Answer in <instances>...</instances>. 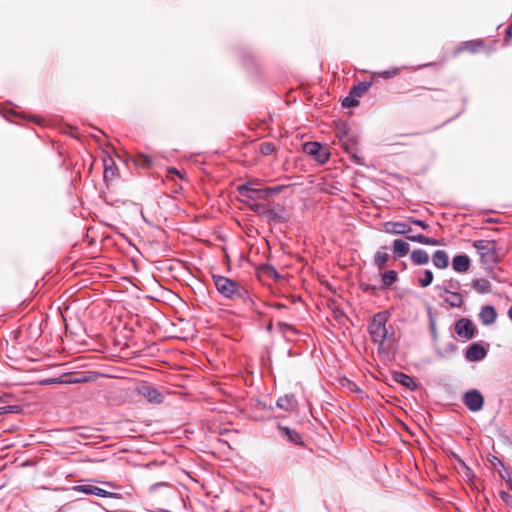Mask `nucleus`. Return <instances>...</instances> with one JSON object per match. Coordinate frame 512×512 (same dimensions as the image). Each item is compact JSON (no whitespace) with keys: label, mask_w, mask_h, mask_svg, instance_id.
<instances>
[{"label":"nucleus","mask_w":512,"mask_h":512,"mask_svg":"<svg viewBox=\"0 0 512 512\" xmlns=\"http://www.w3.org/2000/svg\"><path fill=\"white\" fill-rule=\"evenodd\" d=\"M240 201L249 204L258 202V200H266L264 189L255 188L253 182H246L237 187Z\"/></svg>","instance_id":"3"},{"label":"nucleus","mask_w":512,"mask_h":512,"mask_svg":"<svg viewBox=\"0 0 512 512\" xmlns=\"http://www.w3.org/2000/svg\"><path fill=\"white\" fill-rule=\"evenodd\" d=\"M103 484L108 486V487L118 488L117 485H115L113 482H110V481H105V482H103Z\"/></svg>","instance_id":"54"},{"label":"nucleus","mask_w":512,"mask_h":512,"mask_svg":"<svg viewBox=\"0 0 512 512\" xmlns=\"http://www.w3.org/2000/svg\"><path fill=\"white\" fill-rule=\"evenodd\" d=\"M392 379L404 386L405 388L409 389L410 391H415L418 388V384L415 381L413 377H411L408 374H405L403 372H393L392 373Z\"/></svg>","instance_id":"14"},{"label":"nucleus","mask_w":512,"mask_h":512,"mask_svg":"<svg viewBox=\"0 0 512 512\" xmlns=\"http://www.w3.org/2000/svg\"><path fill=\"white\" fill-rule=\"evenodd\" d=\"M77 492L95 495L102 498H113V499H121L122 495L115 492L106 491L100 487L90 484L77 485L73 488Z\"/></svg>","instance_id":"8"},{"label":"nucleus","mask_w":512,"mask_h":512,"mask_svg":"<svg viewBox=\"0 0 512 512\" xmlns=\"http://www.w3.org/2000/svg\"><path fill=\"white\" fill-rule=\"evenodd\" d=\"M393 246H394V254H395L394 258L403 257V256L407 255L409 252V249H410L409 244L402 239H396L394 241Z\"/></svg>","instance_id":"25"},{"label":"nucleus","mask_w":512,"mask_h":512,"mask_svg":"<svg viewBox=\"0 0 512 512\" xmlns=\"http://www.w3.org/2000/svg\"><path fill=\"white\" fill-rule=\"evenodd\" d=\"M455 460L457 461V463L463 468L464 470V474L469 477L472 475V470L466 465V463L457 455V454H453Z\"/></svg>","instance_id":"39"},{"label":"nucleus","mask_w":512,"mask_h":512,"mask_svg":"<svg viewBox=\"0 0 512 512\" xmlns=\"http://www.w3.org/2000/svg\"><path fill=\"white\" fill-rule=\"evenodd\" d=\"M433 278H434L433 272L429 269L425 270L423 277L419 279L420 286H422V287L429 286L432 283Z\"/></svg>","instance_id":"33"},{"label":"nucleus","mask_w":512,"mask_h":512,"mask_svg":"<svg viewBox=\"0 0 512 512\" xmlns=\"http://www.w3.org/2000/svg\"><path fill=\"white\" fill-rule=\"evenodd\" d=\"M422 234L408 235L406 238L411 242L421 243Z\"/></svg>","instance_id":"48"},{"label":"nucleus","mask_w":512,"mask_h":512,"mask_svg":"<svg viewBox=\"0 0 512 512\" xmlns=\"http://www.w3.org/2000/svg\"><path fill=\"white\" fill-rule=\"evenodd\" d=\"M285 188L284 185H278L275 187H266L264 189L265 198L268 200L269 198L275 196L276 194L280 193Z\"/></svg>","instance_id":"32"},{"label":"nucleus","mask_w":512,"mask_h":512,"mask_svg":"<svg viewBox=\"0 0 512 512\" xmlns=\"http://www.w3.org/2000/svg\"><path fill=\"white\" fill-rule=\"evenodd\" d=\"M472 286L475 290L480 293H489L490 292V282L484 278L481 279H473Z\"/></svg>","instance_id":"26"},{"label":"nucleus","mask_w":512,"mask_h":512,"mask_svg":"<svg viewBox=\"0 0 512 512\" xmlns=\"http://www.w3.org/2000/svg\"><path fill=\"white\" fill-rule=\"evenodd\" d=\"M118 175V168L111 157L104 159V180L111 181Z\"/></svg>","instance_id":"18"},{"label":"nucleus","mask_w":512,"mask_h":512,"mask_svg":"<svg viewBox=\"0 0 512 512\" xmlns=\"http://www.w3.org/2000/svg\"><path fill=\"white\" fill-rule=\"evenodd\" d=\"M390 313L388 311H381L376 313L368 327V331L370 337L374 343L379 345V349H381L386 341H389L393 338L394 332L389 333L386 327V323L389 319Z\"/></svg>","instance_id":"2"},{"label":"nucleus","mask_w":512,"mask_h":512,"mask_svg":"<svg viewBox=\"0 0 512 512\" xmlns=\"http://www.w3.org/2000/svg\"><path fill=\"white\" fill-rule=\"evenodd\" d=\"M278 429L287 436V439L289 442L295 444V445H302L303 439L302 436L294 429H291L286 426H282L281 424H278Z\"/></svg>","instance_id":"20"},{"label":"nucleus","mask_w":512,"mask_h":512,"mask_svg":"<svg viewBox=\"0 0 512 512\" xmlns=\"http://www.w3.org/2000/svg\"><path fill=\"white\" fill-rule=\"evenodd\" d=\"M473 247L476 248L479 253L483 264H494L498 261L496 245L494 242L476 240L473 243Z\"/></svg>","instance_id":"4"},{"label":"nucleus","mask_w":512,"mask_h":512,"mask_svg":"<svg viewBox=\"0 0 512 512\" xmlns=\"http://www.w3.org/2000/svg\"><path fill=\"white\" fill-rule=\"evenodd\" d=\"M341 104L343 107H355L359 105V101L354 95L349 93V95L342 100Z\"/></svg>","instance_id":"35"},{"label":"nucleus","mask_w":512,"mask_h":512,"mask_svg":"<svg viewBox=\"0 0 512 512\" xmlns=\"http://www.w3.org/2000/svg\"><path fill=\"white\" fill-rule=\"evenodd\" d=\"M371 86H372V82L371 81L359 82L357 85H355L350 90V94L354 95L356 98H360V97L364 96L369 91Z\"/></svg>","instance_id":"22"},{"label":"nucleus","mask_w":512,"mask_h":512,"mask_svg":"<svg viewBox=\"0 0 512 512\" xmlns=\"http://www.w3.org/2000/svg\"><path fill=\"white\" fill-rule=\"evenodd\" d=\"M420 244L430 245V246H437V245L440 244V242L437 239H434V238H431V237H427V236L422 234L421 243Z\"/></svg>","instance_id":"41"},{"label":"nucleus","mask_w":512,"mask_h":512,"mask_svg":"<svg viewBox=\"0 0 512 512\" xmlns=\"http://www.w3.org/2000/svg\"><path fill=\"white\" fill-rule=\"evenodd\" d=\"M276 151V147L272 142H263L260 145V152L263 155H271Z\"/></svg>","instance_id":"34"},{"label":"nucleus","mask_w":512,"mask_h":512,"mask_svg":"<svg viewBox=\"0 0 512 512\" xmlns=\"http://www.w3.org/2000/svg\"><path fill=\"white\" fill-rule=\"evenodd\" d=\"M212 280L217 292L223 298L228 300H240L250 308L255 305L249 291L238 281L217 274L212 275Z\"/></svg>","instance_id":"1"},{"label":"nucleus","mask_w":512,"mask_h":512,"mask_svg":"<svg viewBox=\"0 0 512 512\" xmlns=\"http://www.w3.org/2000/svg\"><path fill=\"white\" fill-rule=\"evenodd\" d=\"M510 37H512V22L508 25V27L506 28V31H505V38H504L505 43L508 42Z\"/></svg>","instance_id":"49"},{"label":"nucleus","mask_w":512,"mask_h":512,"mask_svg":"<svg viewBox=\"0 0 512 512\" xmlns=\"http://www.w3.org/2000/svg\"><path fill=\"white\" fill-rule=\"evenodd\" d=\"M432 262L438 269H445L449 265V257L445 250H436L432 256Z\"/></svg>","instance_id":"19"},{"label":"nucleus","mask_w":512,"mask_h":512,"mask_svg":"<svg viewBox=\"0 0 512 512\" xmlns=\"http://www.w3.org/2000/svg\"><path fill=\"white\" fill-rule=\"evenodd\" d=\"M479 319L485 326L493 324L497 319V312L494 306L485 305L481 308L479 313Z\"/></svg>","instance_id":"15"},{"label":"nucleus","mask_w":512,"mask_h":512,"mask_svg":"<svg viewBox=\"0 0 512 512\" xmlns=\"http://www.w3.org/2000/svg\"><path fill=\"white\" fill-rule=\"evenodd\" d=\"M506 483L508 484L509 489L512 490V480L509 478L508 480H506Z\"/></svg>","instance_id":"55"},{"label":"nucleus","mask_w":512,"mask_h":512,"mask_svg":"<svg viewBox=\"0 0 512 512\" xmlns=\"http://www.w3.org/2000/svg\"><path fill=\"white\" fill-rule=\"evenodd\" d=\"M499 495H500V498L502 501H504L507 504L509 503V501L511 499V495L508 492L500 491Z\"/></svg>","instance_id":"47"},{"label":"nucleus","mask_w":512,"mask_h":512,"mask_svg":"<svg viewBox=\"0 0 512 512\" xmlns=\"http://www.w3.org/2000/svg\"><path fill=\"white\" fill-rule=\"evenodd\" d=\"M247 205L253 212L257 213L260 216H263V212H265V210L267 209V208H265V206L263 204H261L259 202H253V203H249Z\"/></svg>","instance_id":"36"},{"label":"nucleus","mask_w":512,"mask_h":512,"mask_svg":"<svg viewBox=\"0 0 512 512\" xmlns=\"http://www.w3.org/2000/svg\"><path fill=\"white\" fill-rule=\"evenodd\" d=\"M168 171H169V173H170V174H172V173H173V174H176V175H178L179 177H181L180 172H179L176 168H174V167L170 168Z\"/></svg>","instance_id":"53"},{"label":"nucleus","mask_w":512,"mask_h":512,"mask_svg":"<svg viewBox=\"0 0 512 512\" xmlns=\"http://www.w3.org/2000/svg\"><path fill=\"white\" fill-rule=\"evenodd\" d=\"M138 392L140 395L145 397L148 402L153 404H160L163 401L162 394L153 386L148 384H143L138 387Z\"/></svg>","instance_id":"11"},{"label":"nucleus","mask_w":512,"mask_h":512,"mask_svg":"<svg viewBox=\"0 0 512 512\" xmlns=\"http://www.w3.org/2000/svg\"><path fill=\"white\" fill-rule=\"evenodd\" d=\"M12 406L0 407V415L12 412Z\"/></svg>","instance_id":"51"},{"label":"nucleus","mask_w":512,"mask_h":512,"mask_svg":"<svg viewBox=\"0 0 512 512\" xmlns=\"http://www.w3.org/2000/svg\"><path fill=\"white\" fill-rule=\"evenodd\" d=\"M462 400L471 412L480 411L484 405V397L477 389H470L466 391Z\"/></svg>","instance_id":"6"},{"label":"nucleus","mask_w":512,"mask_h":512,"mask_svg":"<svg viewBox=\"0 0 512 512\" xmlns=\"http://www.w3.org/2000/svg\"><path fill=\"white\" fill-rule=\"evenodd\" d=\"M278 210L275 208H267L265 212H263V216L268 220L269 223H281L287 221L285 217V207L282 205H277Z\"/></svg>","instance_id":"13"},{"label":"nucleus","mask_w":512,"mask_h":512,"mask_svg":"<svg viewBox=\"0 0 512 512\" xmlns=\"http://www.w3.org/2000/svg\"><path fill=\"white\" fill-rule=\"evenodd\" d=\"M397 280V273L394 270H388L382 275V288H389Z\"/></svg>","instance_id":"27"},{"label":"nucleus","mask_w":512,"mask_h":512,"mask_svg":"<svg viewBox=\"0 0 512 512\" xmlns=\"http://www.w3.org/2000/svg\"><path fill=\"white\" fill-rule=\"evenodd\" d=\"M501 478H505L504 474L500 472Z\"/></svg>","instance_id":"60"},{"label":"nucleus","mask_w":512,"mask_h":512,"mask_svg":"<svg viewBox=\"0 0 512 512\" xmlns=\"http://www.w3.org/2000/svg\"><path fill=\"white\" fill-rule=\"evenodd\" d=\"M389 260V256L385 252H377L375 254V262L379 267H382Z\"/></svg>","instance_id":"38"},{"label":"nucleus","mask_w":512,"mask_h":512,"mask_svg":"<svg viewBox=\"0 0 512 512\" xmlns=\"http://www.w3.org/2000/svg\"><path fill=\"white\" fill-rule=\"evenodd\" d=\"M303 147L304 151L320 164L329 160L330 153L319 142H306Z\"/></svg>","instance_id":"7"},{"label":"nucleus","mask_w":512,"mask_h":512,"mask_svg":"<svg viewBox=\"0 0 512 512\" xmlns=\"http://www.w3.org/2000/svg\"><path fill=\"white\" fill-rule=\"evenodd\" d=\"M456 350V345L454 343H450L448 346H447V351L449 352H454Z\"/></svg>","instance_id":"52"},{"label":"nucleus","mask_w":512,"mask_h":512,"mask_svg":"<svg viewBox=\"0 0 512 512\" xmlns=\"http://www.w3.org/2000/svg\"><path fill=\"white\" fill-rule=\"evenodd\" d=\"M276 307H277V308H285L286 306H285L284 304H280V303H279V304H277V305H276Z\"/></svg>","instance_id":"58"},{"label":"nucleus","mask_w":512,"mask_h":512,"mask_svg":"<svg viewBox=\"0 0 512 512\" xmlns=\"http://www.w3.org/2000/svg\"><path fill=\"white\" fill-rule=\"evenodd\" d=\"M262 271L265 275H267L268 277H270L272 279L276 280L280 277V274L278 273V271L271 264H264L262 266Z\"/></svg>","instance_id":"30"},{"label":"nucleus","mask_w":512,"mask_h":512,"mask_svg":"<svg viewBox=\"0 0 512 512\" xmlns=\"http://www.w3.org/2000/svg\"><path fill=\"white\" fill-rule=\"evenodd\" d=\"M350 134V128L346 122H343L338 126L336 136L338 137L339 142L342 140V138L349 137Z\"/></svg>","instance_id":"29"},{"label":"nucleus","mask_w":512,"mask_h":512,"mask_svg":"<svg viewBox=\"0 0 512 512\" xmlns=\"http://www.w3.org/2000/svg\"><path fill=\"white\" fill-rule=\"evenodd\" d=\"M456 334L465 340H470L475 337L476 328L473 322L468 318H460L455 323Z\"/></svg>","instance_id":"10"},{"label":"nucleus","mask_w":512,"mask_h":512,"mask_svg":"<svg viewBox=\"0 0 512 512\" xmlns=\"http://www.w3.org/2000/svg\"><path fill=\"white\" fill-rule=\"evenodd\" d=\"M431 307H429L428 309V315H429V328H430V331L432 333V335L436 336L437 334V331H436V324H435V319L432 315V311H431Z\"/></svg>","instance_id":"42"},{"label":"nucleus","mask_w":512,"mask_h":512,"mask_svg":"<svg viewBox=\"0 0 512 512\" xmlns=\"http://www.w3.org/2000/svg\"><path fill=\"white\" fill-rule=\"evenodd\" d=\"M508 316H509L510 320L512 321V307H510L508 310Z\"/></svg>","instance_id":"56"},{"label":"nucleus","mask_w":512,"mask_h":512,"mask_svg":"<svg viewBox=\"0 0 512 512\" xmlns=\"http://www.w3.org/2000/svg\"><path fill=\"white\" fill-rule=\"evenodd\" d=\"M361 289L364 291V292H372V293H375L376 292V287L374 285H371V284H365V283H362L360 285Z\"/></svg>","instance_id":"46"},{"label":"nucleus","mask_w":512,"mask_h":512,"mask_svg":"<svg viewBox=\"0 0 512 512\" xmlns=\"http://www.w3.org/2000/svg\"><path fill=\"white\" fill-rule=\"evenodd\" d=\"M389 224L392 226V228L388 229V231L393 234H407L411 231V226L409 225L408 221H398Z\"/></svg>","instance_id":"24"},{"label":"nucleus","mask_w":512,"mask_h":512,"mask_svg":"<svg viewBox=\"0 0 512 512\" xmlns=\"http://www.w3.org/2000/svg\"><path fill=\"white\" fill-rule=\"evenodd\" d=\"M162 487L170 488V484L167 482H157V483L152 484L148 488V491H149V493H155L159 488H162Z\"/></svg>","instance_id":"43"},{"label":"nucleus","mask_w":512,"mask_h":512,"mask_svg":"<svg viewBox=\"0 0 512 512\" xmlns=\"http://www.w3.org/2000/svg\"><path fill=\"white\" fill-rule=\"evenodd\" d=\"M487 355V350L479 343H472L465 351V359L470 362L481 361Z\"/></svg>","instance_id":"12"},{"label":"nucleus","mask_w":512,"mask_h":512,"mask_svg":"<svg viewBox=\"0 0 512 512\" xmlns=\"http://www.w3.org/2000/svg\"><path fill=\"white\" fill-rule=\"evenodd\" d=\"M277 328H278L279 332L288 340H291L292 336L298 334L297 329L293 325L286 323V322H282V321L278 322Z\"/></svg>","instance_id":"23"},{"label":"nucleus","mask_w":512,"mask_h":512,"mask_svg":"<svg viewBox=\"0 0 512 512\" xmlns=\"http://www.w3.org/2000/svg\"><path fill=\"white\" fill-rule=\"evenodd\" d=\"M266 329H267V331H269V332H270V331H272V329H273V325H272V323H269V324L267 325V328H266Z\"/></svg>","instance_id":"57"},{"label":"nucleus","mask_w":512,"mask_h":512,"mask_svg":"<svg viewBox=\"0 0 512 512\" xmlns=\"http://www.w3.org/2000/svg\"><path fill=\"white\" fill-rule=\"evenodd\" d=\"M489 462L491 463L492 466H494L495 468L497 466H501L502 468H504V464H503V461L498 458L497 456L495 455H490L489 457Z\"/></svg>","instance_id":"45"},{"label":"nucleus","mask_w":512,"mask_h":512,"mask_svg":"<svg viewBox=\"0 0 512 512\" xmlns=\"http://www.w3.org/2000/svg\"><path fill=\"white\" fill-rule=\"evenodd\" d=\"M276 406L285 411H293L297 406V400L294 394H285L276 401Z\"/></svg>","instance_id":"16"},{"label":"nucleus","mask_w":512,"mask_h":512,"mask_svg":"<svg viewBox=\"0 0 512 512\" xmlns=\"http://www.w3.org/2000/svg\"><path fill=\"white\" fill-rule=\"evenodd\" d=\"M410 258L415 265H425L429 262V255L424 249H415L411 252Z\"/></svg>","instance_id":"21"},{"label":"nucleus","mask_w":512,"mask_h":512,"mask_svg":"<svg viewBox=\"0 0 512 512\" xmlns=\"http://www.w3.org/2000/svg\"><path fill=\"white\" fill-rule=\"evenodd\" d=\"M33 119H34V121H36V122H37V124H40V121H39V120H36V117H35V116L33 117Z\"/></svg>","instance_id":"59"},{"label":"nucleus","mask_w":512,"mask_h":512,"mask_svg":"<svg viewBox=\"0 0 512 512\" xmlns=\"http://www.w3.org/2000/svg\"><path fill=\"white\" fill-rule=\"evenodd\" d=\"M63 380L61 378H50L44 381L45 384H55V383H62Z\"/></svg>","instance_id":"50"},{"label":"nucleus","mask_w":512,"mask_h":512,"mask_svg":"<svg viewBox=\"0 0 512 512\" xmlns=\"http://www.w3.org/2000/svg\"><path fill=\"white\" fill-rule=\"evenodd\" d=\"M483 46V41L482 40H470V41H466L464 42L459 48L458 50L459 51H462V50H469L473 53L477 52L478 49L480 47Z\"/></svg>","instance_id":"28"},{"label":"nucleus","mask_w":512,"mask_h":512,"mask_svg":"<svg viewBox=\"0 0 512 512\" xmlns=\"http://www.w3.org/2000/svg\"><path fill=\"white\" fill-rule=\"evenodd\" d=\"M399 73H400V69L393 67V68H390L387 70L377 72V75L384 79H390V78L397 76Z\"/></svg>","instance_id":"31"},{"label":"nucleus","mask_w":512,"mask_h":512,"mask_svg":"<svg viewBox=\"0 0 512 512\" xmlns=\"http://www.w3.org/2000/svg\"><path fill=\"white\" fill-rule=\"evenodd\" d=\"M452 267L458 273L466 272L470 267V258L466 254L456 255L452 260Z\"/></svg>","instance_id":"17"},{"label":"nucleus","mask_w":512,"mask_h":512,"mask_svg":"<svg viewBox=\"0 0 512 512\" xmlns=\"http://www.w3.org/2000/svg\"><path fill=\"white\" fill-rule=\"evenodd\" d=\"M442 286H446V288L452 291H458L461 287L460 282L457 279L451 278L444 282Z\"/></svg>","instance_id":"37"},{"label":"nucleus","mask_w":512,"mask_h":512,"mask_svg":"<svg viewBox=\"0 0 512 512\" xmlns=\"http://www.w3.org/2000/svg\"><path fill=\"white\" fill-rule=\"evenodd\" d=\"M339 143L356 164L362 165L364 163L363 158L358 154V136L356 134H350L349 137L342 138Z\"/></svg>","instance_id":"5"},{"label":"nucleus","mask_w":512,"mask_h":512,"mask_svg":"<svg viewBox=\"0 0 512 512\" xmlns=\"http://www.w3.org/2000/svg\"><path fill=\"white\" fill-rule=\"evenodd\" d=\"M439 290V297L444 299V301L451 307V308H460L462 307L464 303L463 295L458 291H452L446 286H437Z\"/></svg>","instance_id":"9"},{"label":"nucleus","mask_w":512,"mask_h":512,"mask_svg":"<svg viewBox=\"0 0 512 512\" xmlns=\"http://www.w3.org/2000/svg\"><path fill=\"white\" fill-rule=\"evenodd\" d=\"M91 378L90 377H69L68 379L66 380H63L62 383H65V384H78V383H82V382H87L89 381Z\"/></svg>","instance_id":"40"},{"label":"nucleus","mask_w":512,"mask_h":512,"mask_svg":"<svg viewBox=\"0 0 512 512\" xmlns=\"http://www.w3.org/2000/svg\"><path fill=\"white\" fill-rule=\"evenodd\" d=\"M408 222L411 224L417 225L424 230H426L429 227V225L425 221H423L421 219L414 218V217H409Z\"/></svg>","instance_id":"44"}]
</instances>
